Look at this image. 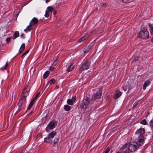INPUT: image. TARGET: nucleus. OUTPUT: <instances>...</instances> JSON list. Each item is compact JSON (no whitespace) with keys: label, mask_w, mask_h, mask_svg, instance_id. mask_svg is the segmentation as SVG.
Instances as JSON below:
<instances>
[{"label":"nucleus","mask_w":153,"mask_h":153,"mask_svg":"<svg viewBox=\"0 0 153 153\" xmlns=\"http://www.w3.org/2000/svg\"><path fill=\"white\" fill-rule=\"evenodd\" d=\"M8 66V64L7 62H6V64L5 65V66H4V68H5L6 69H7Z\"/></svg>","instance_id":"obj_40"},{"label":"nucleus","mask_w":153,"mask_h":153,"mask_svg":"<svg viewBox=\"0 0 153 153\" xmlns=\"http://www.w3.org/2000/svg\"><path fill=\"white\" fill-rule=\"evenodd\" d=\"M33 100H31L27 108V109L28 110L30 109L31 108L33 104L34 103V102H33Z\"/></svg>","instance_id":"obj_25"},{"label":"nucleus","mask_w":153,"mask_h":153,"mask_svg":"<svg viewBox=\"0 0 153 153\" xmlns=\"http://www.w3.org/2000/svg\"><path fill=\"white\" fill-rule=\"evenodd\" d=\"M19 33L18 31H16L14 35H13V38L14 39L16 38L17 37H19Z\"/></svg>","instance_id":"obj_28"},{"label":"nucleus","mask_w":153,"mask_h":153,"mask_svg":"<svg viewBox=\"0 0 153 153\" xmlns=\"http://www.w3.org/2000/svg\"><path fill=\"white\" fill-rule=\"evenodd\" d=\"M138 36L139 37L142 39H147L149 38V32L147 31L146 28L143 27L140 30L138 35Z\"/></svg>","instance_id":"obj_2"},{"label":"nucleus","mask_w":153,"mask_h":153,"mask_svg":"<svg viewBox=\"0 0 153 153\" xmlns=\"http://www.w3.org/2000/svg\"><path fill=\"white\" fill-rule=\"evenodd\" d=\"M30 89V87L29 86H27L25 88V89L22 92V93H23V94L25 92H27V93L28 92V91H29Z\"/></svg>","instance_id":"obj_24"},{"label":"nucleus","mask_w":153,"mask_h":153,"mask_svg":"<svg viewBox=\"0 0 153 153\" xmlns=\"http://www.w3.org/2000/svg\"><path fill=\"white\" fill-rule=\"evenodd\" d=\"M140 123L142 124L146 125L147 124V121L146 120L143 119L141 121Z\"/></svg>","instance_id":"obj_31"},{"label":"nucleus","mask_w":153,"mask_h":153,"mask_svg":"<svg viewBox=\"0 0 153 153\" xmlns=\"http://www.w3.org/2000/svg\"><path fill=\"white\" fill-rule=\"evenodd\" d=\"M121 95V93L119 91L117 90L115 92L114 96V98L115 99L118 98Z\"/></svg>","instance_id":"obj_13"},{"label":"nucleus","mask_w":153,"mask_h":153,"mask_svg":"<svg viewBox=\"0 0 153 153\" xmlns=\"http://www.w3.org/2000/svg\"><path fill=\"white\" fill-rule=\"evenodd\" d=\"M56 124V123L54 121H52L50 122L46 128L47 132H48V129H53L55 127Z\"/></svg>","instance_id":"obj_8"},{"label":"nucleus","mask_w":153,"mask_h":153,"mask_svg":"<svg viewBox=\"0 0 153 153\" xmlns=\"http://www.w3.org/2000/svg\"><path fill=\"white\" fill-rule=\"evenodd\" d=\"M120 151L122 153H129V150L126 147V145H123L120 148Z\"/></svg>","instance_id":"obj_9"},{"label":"nucleus","mask_w":153,"mask_h":153,"mask_svg":"<svg viewBox=\"0 0 153 153\" xmlns=\"http://www.w3.org/2000/svg\"><path fill=\"white\" fill-rule=\"evenodd\" d=\"M93 102L91 101V99L89 100V98L87 97L85 99L83 100L81 105L83 108L85 109L90 105L93 104Z\"/></svg>","instance_id":"obj_3"},{"label":"nucleus","mask_w":153,"mask_h":153,"mask_svg":"<svg viewBox=\"0 0 153 153\" xmlns=\"http://www.w3.org/2000/svg\"><path fill=\"white\" fill-rule=\"evenodd\" d=\"M152 127H153V126H152Z\"/></svg>","instance_id":"obj_52"},{"label":"nucleus","mask_w":153,"mask_h":153,"mask_svg":"<svg viewBox=\"0 0 153 153\" xmlns=\"http://www.w3.org/2000/svg\"><path fill=\"white\" fill-rule=\"evenodd\" d=\"M50 13L47 10H46L45 15V16L46 17L48 18L49 16Z\"/></svg>","instance_id":"obj_32"},{"label":"nucleus","mask_w":153,"mask_h":153,"mask_svg":"<svg viewBox=\"0 0 153 153\" xmlns=\"http://www.w3.org/2000/svg\"><path fill=\"white\" fill-rule=\"evenodd\" d=\"M11 39V38H7L6 39V41L7 43H9Z\"/></svg>","instance_id":"obj_37"},{"label":"nucleus","mask_w":153,"mask_h":153,"mask_svg":"<svg viewBox=\"0 0 153 153\" xmlns=\"http://www.w3.org/2000/svg\"><path fill=\"white\" fill-rule=\"evenodd\" d=\"M20 37L21 38L24 39L25 38V35L23 33H22L21 34Z\"/></svg>","instance_id":"obj_38"},{"label":"nucleus","mask_w":153,"mask_h":153,"mask_svg":"<svg viewBox=\"0 0 153 153\" xmlns=\"http://www.w3.org/2000/svg\"><path fill=\"white\" fill-rule=\"evenodd\" d=\"M76 100V97H72V99H68L67 100V103L68 104L72 105L73 104V102Z\"/></svg>","instance_id":"obj_10"},{"label":"nucleus","mask_w":153,"mask_h":153,"mask_svg":"<svg viewBox=\"0 0 153 153\" xmlns=\"http://www.w3.org/2000/svg\"><path fill=\"white\" fill-rule=\"evenodd\" d=\"M134 60H135V61H136L137 60H138V57H135L134 58Z\"/></svg>","instance_id":"obj_43"},{"label":"nucleus","mask_w":153,"mask_h":153,"mask_svg":"<svg viewBox=\"0 0 153 153\" xmlns=\"http://www.w3.org/2000/svg\"><path fill=\"white\" fill-rule=\"evenodd\" d=\"M73 68H74V65H73V64H71L68 68L67 69V71L68 72H69L71 71L73 69Z\"/></svg>","instance_id":"obj_23"},{"label":"nucleus","mask_w":153,"mask_h":153,"mask_svg":"<svg viewBox=\"0 0 153 153\" xmlns=\"http://www.w3.org/2000/svg\"><path fill=\"white\" fill-rule=\"evenodd\" d=\"M56 134V133L55 131H53L52 132L49 133L48 136V138H53L55 135Z\"/></svg>","instance_id":"obj_17"},{"label":"nucleus","mask_w":153,"mask_h":153,"mask_svg":"<svg viewBox=\"0 0 153 153\" xmlns=\"http://www.w3.org/2000/svg\"><path fill=\"white\" fill-rule=\"evenodd\" d=\"M33 111H31L30 112V113L28 114L27 115H30V114H31L32 113H33Z\"/></svg>","instance_id":"obj_45"},{"label":"nucleus","mask_w":153,"mask_h":153,"mask_svg":"<svg viewBox=\"0 0 153 153\" xmlns=\"http://www.w3.org/2000/svg\"><path fill=\"white\" fill-rule=\"evenodd\" d=\"M38 22V20L36 18H33L31 20V25H34L35 24H36Z\"/></svg>","instance_id":"obj_15"},{"label":"nucleus","mask_w":153,"mask_h":153,"mask_svg":"<svg viewBox=\"0 0 153 153\" xmlns=\"http://www.w3.org/2000/svg\"><path fill=\"white\" fill-rule=\"evenodd\" d=\"M101 5L102 6L105 7L106 6V4L105 3H102L101 4Z\"/></svg>","instance_id":"obj_41"},{"label":"nucleus","mask_w":153,"mask_h":153,"mask_svg":"<svg viewBox=\"0 0 153 153\" xmlns=\"http://www.w3.org/2000/svg\"><path fill=\"white\" fill-rule=\"evenodd\" d=\"M149 31L152 35H153V24H149Z\"/></svg>","instance_id":"obj_19"},{"label":"nucleus","mask_w":153,"mask_h":153,"mask_svg":"<svg viewBox=\"0 0 153 153\" xmlns=\"http://www.w3.org/2000/svg\"><path fill=\"white\" fill-rule=\"evenodd\" d=\"M116 153H121L120 152H117Z\"/></svg>","instance_id":"obj_49"},{"label":"nucleus","mask_w":153,"mask_h":153,"mask_svg":"<svg viewBox=\"0 0 153 153\" xmlns=\"http://www.w3.org/2000/svg\"><path fill=\"white\" fill-rule=\"evenodd\" d=\"M90 62L88 61H85L79 68L81 72L83 70L88 69L90 67Z\"/></svg>","instance_id":"obj_6"},{"label":"nucleus","mask_w":153,"mask_h":153,"mask_svg":"<svg viewBox=\"0 0 153 153\" xmlns=\"http://www.w3.org/2000/svg\"><path fill=\"white\" fill-rule=\"evenodd\" d=\"M152 42H153V37H152Z\"/></svg>","instance_id":"obj_50"},{"label":"nucleus","mask_w":153,"mask_h":153,"mask_svg":"<svg viewBox=\"0 0 153 153\" xmlns=\"http://www.w3.org/2000/svg\"><path fill=\"white\" fill-rule=\"evenodd\" d=\"M55 14V13H54V14Z\"/></svg>","instance_id":"obj_51"},{"label":"nucleus","mask_w":153,"mask_h":153,"mask_svg":"<svg viewBox=\"0 0 153 153\" xmlns=\"http://www.w3.org/2000/svg\"><path fill=\"white\" fill-rule=\"evenodd\" d=\"M59 141V139L57 138H55L54 140V144H56L58 143Z\"/></svg>","instance_id":"obj_34"},{"label":"nucleus","mask_w":153,"mask_h":153,"mask_svg":"<svg viewBox=\"0 0 153 153\" xmlns=\"http://www.w3.org/2000/svg\"><path fill=\"white\" fill-rule=\"evenodd\" d=\"M32 25H31L30 23L29 25L24 30V31L26 32L27 31H30L31 29H32Z\"/></svg>","instance_id":"obj_21"},{"label":"nucleus","mask_w":153,"mask_h":153,"mask_svg":"<svg viewBox=\"0 0 153 153\" xmlns=\"http://www.w3.org/2000/svg\"><path fill=\"white\" fill-rule=\"evenodd\" d=\"M102 94V90L100 89H99L97 92L94 94V96L91 99V101H92L93 102L97 99L100 98Z\"/></svg>","instance_id":"obj_5"},{"label":"nucleus","mask_w":153,"mask_h":153,"mask_svg":"<svg viewBox=\"0 0 153 153\" xmlns=\"http://www.w3.org/2000/svg\"><path fill=\"white\" fill-rule=\"evenodd\" d=\"M47 10L50 13L54 10V8L51 6L48 7L47 8Z\"/></svg>","instance_id":"obj_22"},{"label":"nucleus","mask_w":153,"mask_h":153,"mask_svg":"<svg viewBox=\"0 0 153 153\" xmlns=\"http://www.w3.org/2000/svg\"><path fill=\"white\" fill-rule=\"evenodd\" d=\"M89 36V34L88 33H86L84 36H83V37H82L79 40V42H81L82 41H84L85 40L87 39L88 37Z\"/></svg>","instance_id":"obj_12"},{"label":"nucleus","mask_w":153,"mask_h":153,"mask_svg":"<svg viewBox=\"0 0 153 153\" xmlns=\"http://www.w3.org/2000/svg\"><path fill=\"white\" fill-rule=\"evenodd\" d=\"M137 105V104H135V103H134V105H133V108H135V106Z\"/></svg>","instance_id":"obj_44"},{"label":"nucleus","mask_w":153,"mask_h":153,"mask_svg":"<svg viewBox=\"0 0 153 153\" xmlns=\"http://www.w3.org/2000/svg\"><path fill=\"white\" fill-rule=\"evenodd\" d=\"M29 52V50H27L25 53H24L22 55V56H21L22 58H23L24 56L27 54V53Z\"/></svg>","instance_id":"obj_35"},{"label":"nucleus","mask_w":153,"mask_h":153,"mask_svg":"<svg viewBox=\"0 0 153 153\" xmlns=\"http://www.w3.org/2000/svg\"><path fill=\"white\" fill-rule=\"evenodd\" d=\"M110 150V148L109 147H108L104 151L103 153H108Z\"/></svg>","instance_id":"obj_33"},{"label":"nucleus","mask_w":153,"mask_h":153,"mask_svg":"<svg viewBox=\"0 0 153 153\" xmlns=\"http://www.w3.org/2000/svg\"><path fill=\"white\" fill-rule=\"evenodd\" d=\"M151 83L150 81L149 80H147L145 81L143 85V89L144 90H145L147 86H148Z\"/></svg>","instance_id":"obj_11"},{"label":"nucleus","mask_w":153,"mask_h":153,"mask_svg":"<svg viewBox=\"0 0 153 153\" xmlns=\"http://www.w3.org/2000/svg\"><path fill=\"white\" fill-rule=\"evenodd\" d=\"M64 108L66 111H68L70 110L71 107L68 105H65L64 106Z\"/></svg>","instance_id":"obj_27"},{"label":"nucleus","mask_w":153,"mask_h":153,"mask_svg":"<svg viewBox=\"0 0 153 153\" xmlns=\"http://www.w3.org/2000/svg\"><path fill=\"white\" fill-rule=\"evenodd\" d=\"M55 82V80L54 79H51L50 81H48L47 84V86H49L52 84H54Z\"/></svg>","instance_id":"obj_16"},{"label":"nucleus","mask_w":153,"mask_h":153,"mask_svg":"<svg viewBox=\"0 0 153 153\" xmlns=\"http://www.w3.org/2000/svg\"><path fill=\"white\" fill-rule=\"evenodd\" d=\"M27 96V95H24L23 96H22L20 98L19 102V107L20 106H24L26 102V98Z\"/></svg>","instance_id":"obj_7"},{"label":"nucleus","mask_w":153,"mask_h":153,"mask_svg":"<svg viewBox=\"0 0 153 153\" xmlns=\"http://www.w3.org/2000/svg\"><path fill=\"white\" fill-rule=\"evenodd\" d=\"M136 143L135 144H130L128 146V149L129 151L131 152H134L136 151L139 147L140 146H141L142 145H139L137 143V140H136Z\"/></svg>","instance_id":"obj_4"},{"label":"nucleus","mask_w":153,"mask_h":153,"mask_svg":"<svg viewBox=\"0 0 153 153\" xmlns=\"http://www.w3.org/2000/svg\"><path fill=\"white\" fill-rule=\"evenodd\" d=\"M92 49V46L91 45H89L85 48L84 50V53H86L88 52L90 50Z\"/></svg>","instance_id":"obj_14"},{"label":"nucleus","mask_w":153,"mask_h":153,"mask_svg":"<svg viewBox=\"0 0 153 153\" xmlns=\"http://www.w3.org/2000/svg\"><path fill=\"white\" fill-rule=\"evenodd\" d=\"M144 128H140L135 132V136L137 138V143L139 145H142L144 139V135L145 133Z\"/></svg>","instance_id":"obj_1"},{"label":"nucleus","mask_w":153,"mask_h":153,"mask_svg":"<svg viewBox=\"0 0 153 153\" xmlns=\"http://www.w3.org/2000/svg\"><path fill=\"white\" fill-rule=\"evenodd\" d=\"M40 94L39 92H38L37 93V94L36 95L35 97L34 98H33L31 100H33V102H35V100L37 99V97H39V95Z\"/></svg>","instance_id":"obj_30"},{"label":"nucleus","mask_w":153,"mask_h":153,"mask_svg":"<svg viewBox=\"0 0 153 153\" xmlns=\"http://www.w3.org/2000/svg\"><path fill=\"white\" fill-rule=\"evenodd\" d=\"M50 72L49 71H47L45 72L43 75V77L45 79H46L49 75Z\"/></svg>","instance_id":"obj_26"},{"label":"nucleus","mask_w":153,"mask_h":153,"mask_svg":"<svg viewBox=\"0 0 153 153\" xmlns=\"http://www.w3.org/2000/svg\"><path fill=\"white\" fill-rule=\"evenodd\" d=\"M44 141L47 143H49L51 144L53 141L51 138H48V136L46 138H45L44 139Z\"/></svg>","instance_id":"obj_18"},{"label":"nucleus","mask_w":153,"mask_h":153,"mask_svg":"<svg viewBox=\"0 0 153 153\" xmlns=\"http://www.w3.org/2000/svg\"><path fill=\"white\" fill-rule=\"evenodd\" d=\"M54 69V67L52 66H51L50 67V71H53Z\"/></svg>","instance_id":"obj_39"},{"label":"nucleus","mask_w":153,"mask_h":153,"mask_svg":"<svg viewBox=\"0 0 153 153\" xmlns=\"http://www.w3.org/2000/svg\"><path fill=\"white\" fill-rule=\"evenodd\" d=\"M129 0H122V1L123 3H126Z\"/></svg>","instance_id":"obj_42"},{"label":"nucleus","mask_w":153,"mask_h":153,"mask_svg":"<svg viewBox=\"0 0 153 153\" xmlns=\"http://www.w3.org/2000/svg\"><path fill=\"white\" fill-rule=\"evenodd\" d=\"M1 69H2V70H4V69H6L5 68H4V67H2L1 68Z\"/></svg>","instance_id":"obj_46"},{"label":"nucleus","mask_w":153,"mask_h":153,"mask_svg":"<svg viewBox=\"0 0 153 153\" xmlns=\"http://www.w3.org/2000/svg\"><path fill=\"white\" fill-rule=\"evenodd\" d=\"M150 125L151 126H153V118L150 121Z\"/></svg>","instance_id":"obj_36"},{"label":"nucleus","mask_w":153,"mask_h":153,"mask_svg":"<svg viewBox=\"0 0 153 153\" xmlns=\"http://www.w3.org/2000/svg\"><path fill=\"white\" fill-rule=\"evenodd\" d=\"M25 45L24 43H23L21 45L20 48L19 50V52L21 53L25 48Z\"/></svg>","instance_id":"obj_20"},{"label":"nucleus","mask_w":153,"mask_h":153,"mask_svg":"<svg viewBox=\"0 0 153 153\" xmlns=\"http://www.w3.org/2000/svg\"><path fill=\"white\" fill-rule=\"evenodd\" d=\"M123 90L125 91H126V89L123 88Z\"/></svg>","instance_id":"obj_48"},{"label":"nucleus","mask_w":153,"mask_h":153,"mask_svg":"<svg viewBox=\"0 0 153 153\" xmlns=\"http://www.w3.org/2000/svg\"><path fill=\"white\" fill-rule=\"evenodd\" d=\"M58 57H56L55 58H54V62L52 63V65H56L57 64V62H58Z\"/></svg>","instance_id":"obj_29"},{"label":"nucleus","mask_w":153,"mask_h":153,"mask_svg":"<svg viewBox=\"0 0 153 153\" xmlns=\"http://www.w3.org/2000/svg\"><path fill=\"white\" fill-rule=\"evenodd\" d=\"M49 1H50V0H46V3H47L48 2H49Z\"/></svg>","instance_id":"obj_47"}]
</instances>
